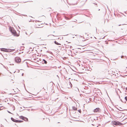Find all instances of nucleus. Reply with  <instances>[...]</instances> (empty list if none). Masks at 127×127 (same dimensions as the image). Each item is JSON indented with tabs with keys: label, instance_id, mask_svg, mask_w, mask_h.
<instances>
[{
	"label": "nucleus",
	"instance_id": "obj_8",
	"mask_svg": "<svg viewBox=\"0 0 127 127\" xmlns=\"http://www.w3.org/2000/svg\"><path fill=\"white\" fill-rule=\"evenodd\" d=\"M16 121V123H21V122H23V121H22L19 120H17Z\"/></svg>",
	"mask_w": 127,
	"mask_h": 127
},
{
	"label": "nucleus",
	"instance_id": "obj_25",
	"mask_svg": "<svg viewBox=\"0 0 127 127\" xmlns=\"http://www.w3.org/2000/svg\"><path fill=\"white\" fill-rule=\"evenodd\" d=\"M105 22V20L104 22Z\"/></svg>",
	"mask_w": 127,
	"mask_h": 127
},
{
	"label": "nucleus",
	"instance_id": "obj_29",
	"mask_svg": "<svg viewBox=\"0 0 127 127\" xmlns=\"http://www.w3.org/2000/svg\"><path fill=\"white\" fill-rule=\"evenodd\" d=\"M97 127H98V126H97Z\"/></svg>",
	"mask_w": 127,
	"mask_h": 127
},
{
	"label": "nucleus",
	"instance_id": "obj_5",
	"mask_svg": "<svg viewBox=\"0 0 127 127\" xmlns=\"http://www.w3.org/2000/svg\"><path fill=\"white\" fill-rule=\"evenodd\" d=\"M119 124H120V123L118 122H116L115 121L113 123L116 126L119 125Z\"/></svg>",
	"mask_w": 127,
	"mask_h": 127
},
{
	"label": "nucleus",
	"instance_id": "obj_26",
	"mask_svg": "<svg viewBox=\"0 0 127 127\" xmlns=\"http://www.w3.org/2000/svg\"><path fill=\"white\" fill-rule=\"evenodd\" d=\"M74 22H76V20H75V21H74Z\"/></svg>",
	"mask_w": 127,
	"mask_h": 127
},
{
	"label": "nucleus",
	"instance_id": "obj_24",
	"mask_svg": "<svg viewBox=\"0 0 127 127\" xmlns=\"http://www.w3.org/2000/svg\"><path fill=\"white\" fill-rule=\"evenodd\" d=\"M53 35V36H54V35Z\"/></svg>",
	"mask_w": 127,
	"mask_h": 127
},
{
	"label": "nucleus",
	"instance_id": "obj_15",
	"mask_svg": "<svg viewBox=\"0 0 127 127\" xmlns=\"http://www.w3.org/2000/svg\"><path fill=\"white\" fill-rule=\"evenodd\" d=\"M120 108V109H119V110L120 111H123V110H122V109L121 108Z\"/></svg>",
	"mask_w": 127,
	"mask_h": 127
},
{
	"label": "nucleus",
	"instance_id": "obj_28",
	"mask_svg": "<svg viewBox=\"0 0 127 127\" xmlns=\"http://www.w3.org/2000/svg\"><path fill=\"white\" fill-rule=\"evenodd\" d=\"M82 22H81V23H82Z\"/></svg>",
	"mask_w": 127,
	"mask_h": 127
},
{
	"label": "nucleus",
	"instance_id": "obj_18",
	"mask_svg": "<svg viewBox=\"0 0 127 127\" xmlns=\"http://www.w3.org/2000/svg\"><path fill=\"white\" fill-rule=\"evenodd\" d=\"M124 57V56H121V58H123V57Z\"/></svg>",
	"mask_w": 127,
	"mask_h": 127
},
{
	"label": "nucleus",
	"instance_id": "obj_21",
	"mask_svg": "<svg viewBox=\"0 0 127 127\" xmlns=\"http://www.w3.org/2000/svg\"><path fill=\"white\" fill-rule=\"evenodd\" d=\"M126 90H127V88H126Z\"/></svg>",
	"mask_w": 127,
	"mask_h": 127
},
{
	"label": "nucleus",
	"instance_id": "obj_3",
	"mask_svg": "<svg viewBox=\"0 0 127 127\" xmlns=\"http://www.w3.org/2000/svg\"><path fill=\"white\" fill-rule=\"evenodd\" d=\"M100 111V108H96L94 110V112H99Z\"/></svg>",
	"mask_w": 127,
	"mask_h": 127
},
{
	"label": "nucleus",
	"instance_id": "obj_2",
	"mask_svg": "<svg viewBox=\"0 0 127 127\" xmlns=\"http://www.w3.org/2000/svg\"><path fill=\"white\" fill-rule=\"evenodd\" d=\"M15 62L17 63H19L21 61V59L20 58L18 57L15 58Z\"/></svg>",
	"mask_w": 127,
	"mask_h": 127
},
{
	"label": "nucleus",
	"instance_id": "obj_10",
	"mask_svg": "<svg viewBox=\"0 0 127 127\" xmlns=\"http://www.w3.org/2000/svg\"><path fill=\"white\" fill-rule=\"evenodd\" d=\"M43 62L45 64H46L47 63V62L44 59H43Z\"/></svg>",
	"mask_w": 127,
	"mask_h": 127
},
{
	"label": "nucleus",
	"instance_id": "obj_14",
	"mask_svg": "<svg viewBox=\"0 0 127 127\" xmlns=\"http://www.w3.org/2000/svg\"><path fill=\"white\" fill-rule=\"evenodd\" d=\"M125 99L126 101H127V96H125Z\"/></svg>",
	"mask_w": 127,
	"mask_h": 127
},
{
	"label": "nucleus",
	"instance_id": "obj_27",
	"mask_svg": "<svg viewBox=\"0 0 127 127\" xmlns=\"http://www.w3.org/2000/svg\"><path fill=\"white\" fill-rule=\"evenodd\" d=\"M74 22H76V20H75V21H74Z\"/></svg>",
	"mask_w": 127,
	"mask_h": 127
},
{
	"label": "nucleus",
	"instance_id": "obj_19",
	"mask_svg": "<svg viewBox=\"0 0 127 127\" xmlns=\"http://www.w3.org/2000/svg\"><path fill=\"white\" fill-rule=\"evenodd\" d=\"M24 74L23 73H22V76H23V75H24Z\"/></svg>",
	"mask_w": 127,
	"mask_h": 127
},
{
	"label": "nucleus",
	"instance_id": "obj_17",
	"mask_svg": "<svg viewBox=\"0 0 127 127\" xmlns=\"http://www.w3.org/2000/svg\"><path fill=\"white\" fill-rule=\"evenodd\" d=\"M69 83L70 84V85L71 84L70 86H71V87L72 86V85L71 84V83L70 82H69Z\"/></svg>",
	"mask_w": 127,
	"mask_h": 127
},
{
	"label": "nucleus",
	"instance_id": "obj_4",
	"mask_svg": "<svg viewBox=\"0 0 127 127\" xmlns=\"http://www.w3.org/2000/svg\"><path fill=\"white\" fill-rule=\"evenodd\" d=\"M15 50V49H7V52H11Z\"/></svg>",
	"mask_w": 127,
	"mask_h": 127
},
{
	"label": "nucleus",
	"instance_id": "obj_12",
	"mask_svg": "<svg viewBox=\"0 0 127 127\" xmlns=\"http://www.w3.org/2000/svg\"><path fill=\"white\" fill-rule=\"evenodd\" d=\"M24 120L25 121H28V119L27 118L25 117V118H24Z\"/></svg>",
	"mask_w": 127,
	"mask_h": 127
},
{
	"label": "nucleus",
	"instance_id": "obj_22",
	"mask_svg": "<svg viewBox=\"0 0 127 127\" xmlns=\"http://www.w3.org/2000/svg\"><path fill=\"white\" fill-rule=\"evenodd\" d=\"M121 101L122 102H123V101L122 100V99H121Z\"/></svg>",
	"mask_w": 127,
	"mask_h": 127
},
{
	"label": "nucleus",
	"instance_id": "obj_13",
	"mask_svg": "<svg viewBox=\"0 0 127 127\" xmlns=\"http://www.w3.org/2000/svg\"><path fill=\"white\" fill-rule=\"evenodd\" d=\"M20 117L23 120H24V118H25V117H23L22 116H21Z\"/></svg>",
	"mask_w": 127,
	"mask_h": 127
},
{
	"label": "nucleus",
	"instance_id": "obj_23",
	"mask_svg": "<svg viewBox=\"0 0 127 127\" xmlns=\"http://www.w3.org/2000/svg\"><path fill=\"white\" fill-rule=\"evenodd\" d=\"M119 25V26H120V25Z\"/></svg>",
	"mask_w": 127,
	"mask_h": 127
},
{
	"label": "nucleus",
	"instance_id": "obj_11",
	"mask_svg": "<svg viewBox=\"0 0 127 127\" xmlns=\"http://www.w3.org/2000/svg\"><path fill=\"white\" fill-rule=\"evenodd\" d=\"M72 109L73 110H77V108H76L75 107V106H73L72 107Z\"/></svg>",
	"mask_w": 127,
	"mask_h": 127
},
{
	"label": "nucleus",
	"instance_id": "obj_6",
	"mask_svg": "<svg viewBox=\"0 0 127 127\" xmlns=\"http://www.w3.org/2000/svg\"><path fill=\"white\" fill-rule=\"evenodd\" d=\"M7 49H5L4 48H2L1 49V50L2 51L6 52L7 51Z\"/></svg>",
	"mask_w": 127,
	"mask_h": 127
},
{
	"label": "nucleus",
	"instance_id": "obj_20",
	"mask_svg": "<svg viewBox=\"0 0 127 127\" xmlns=\"http://www.w3.org/2000/svg\"><path fill=\"white\" fill-rule=\"evenodd\" d=\"M8 113H11L9 111H8Z\"/></svg>",
	"mask_w": 127,
	"mask_h": 127
},
{
	"label": "nucleus",
	"instance_id": "obj_9",
	"mask_svg": "<svg viewBox=\"0 0 127 127\" xmlns=\"http://www.w3.org/2000/svg\"><path fill=\"white\" fill-rule=\"evenodd\" d=\"M57 45H61V44L58 42H57L56 41H55L54 42Z\"/></svg>",
	"mask_w": 127,
	"mask_h": 127
},
{
	"label": "nucleus",
	"instance_id": "obj_16",
	"mask_svg": "<svg viewBox=\"0 0 127 127\" xmlns=\"http://www.w3.org/2000/svg\"><path fill=\"white\" fill-rule=\"evenodd\" d=\"M78 111L79 112V113H81V110L80 109L78 110Z\"/></svg>",
	"mask_w": 127,
	"mask_h": 127
},
{
	"label": "nucleus",
	"instance_id": "obj_1",
	"mask_svg": "<svg viewBox=\"0 0 127 127\" xmlns=\"http://www.w3.org/2000/svg\"><path fill=\"white\" fill-rule=\"evenodd\" d=\"M9 29L11 33L14 35L16 36H18V35H17V33L16 31L14 30L13 28H10Z\"/></svg>",
	"mask_w": 127,
	"mask_h": 127
},
{
	"label": "nucleus",
	"instance_id": "obj_7",
	"mask_svg": "<svg viewBox=\"0 0 127 127\" xmlns=\"http://www.w3.org/2000/svg\"><path fill=\"white\" fill-rule=\"evenodd\" d=\"M11 120L13 121L14 122H16V121L17 120H15V119H14L12 117H11Z\"/></svg>",
	"mask_w": 127,
	"mask_h": 127
}]
</instances>
